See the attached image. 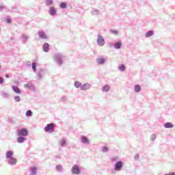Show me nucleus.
<instances>
[{
    "label": "nucleus",
    "instance_id": "48",
    "mask_svg": "<svg viewBox=\"0 0 175 175\" xmlns=\"http://www.w3.org/2000/svg\"><path fill=\"white\" fill-rule=\"evenodd\" d=\"M164 175H170V174H165Z\"/></svg>",
    "mask_w": 175,
    "mask_h": 175
},
{
    "label": "nucleus",
    "instance_id": "34",
    "mask_svg": "<svg viewBox=\"0 0 175 175\" xmlns=\"http://www.w3.org/2000/svg\"><path fill=\"white\" fill-rule=\"evenodd\" d=\"M36 66H37L36 62H32V64H31V68H32L33 71L34 72H36Z\"/></svg>",
    "mask_w": 175,
    "mask_h": 175
},
{
    "label": "nucleus",
    "instance_id": "3",
    "mask_svg": "<svg viewBox=\"0 0 175 175\" xmlns=\"http://www.w3.org/2000/svg\"><path fill=\"white\" fill-rule=\"evenodd\" d=\"M17 135L18 136L27 137V136H28V129H27L26 128H22L21 129H18L17 131Z\"/></svg>",
    "mask_w": 175,
    "mask_h": 175
},
{
    "label": "nucleus",
    "instance_id": "32",
    "mask_svg": "<svg viewBox=\"0 0 175 175\" xmlns=\"http://www.w3.org/2000/svg\"><path fill=\"white\" fill-rule=\"evenodd\" d=\"M56 170H57V172H59V173H62V172H64L62 165H56Z\"/></svg>",
    "mask_w": 175,
    "mask_h": 175
},
{
    "label": "nucleus",
    "instance_id": "20",
    "mask_svg": "<svg viewBox=\"0 0 175 175\" xmlns=\"http://www.w3.org/2000/svg\"><path fill=\"white\" fill-rule=\"evenodd\" d=\"M91 14L92 16H98V14H100V11H99L98 10H96V9H93L91 11Z\"/></svg>",
    "mask_w": 175,
    "mask_h": 175
},
{
    "label": "nucleus",
    "instance_id": "19",
    "mask_svg": "<svg viewBox=\"0 0 175 175\" xmlns=\"http://www.w3.org/2000/svg\"><path fill=\"white\" fill-rule=\"evenodd\" d=\"M102 91H103V92H109V91H110V85H105L102 88Z\"/></svg>",
    "mask_w": 175,
    "mask_h": 175
},
{
    "label": "nucleus",
    "instance_id": "28",
    "mask_svg": "<svg viewBox=\"0 0 175 175\" xmlns=\"http://www.w3.org/2000/svg\"><path fill=\"white\" fill-rule=\"evenodd\" d=\"M59 146H61V147H65V145H66V139H61L60 141H59Z\"/></svg>",
    "mask_w": 175,
    "mask_h": 175
},
{
    "label": "nucleus",
    "instance_id": "8",
    "mask_svg": "<svg viewBox=\"0 0 175 175\" xmlns=\"http://www.w3.org/2000/svg\"><path fill=\"white\" fill-rule=\"evenodd\" d=\"M49 14L50 16H57V8L54 6H51L49 10Z\"/></svg>",
    "mask_w": 175,
    "mask_h": 175
},
{
    "label": "nucleus",
    "instance_id": "42",
    "mask_svg": "<svg viewBox=\"0 0 175 175\" xmlns=\"http://www.w3.org/2000/svg\"><path fill=\"white\" fill-rule=\"evenodd\" d=\"M108 47H110L111 49L114 47V43L113 42H109L108 44Z\"/></svg>",
    "mask_w": 175,
    "mask_h": 175
},
{
    "label": "nucleus",
    "instance_id": "22",
    "mask_svg": "<svg viewBox=\"0 0 175 175\" xmlns=\"http://www.w3.org/2000/svg\"><path fill=\"white\" fill-rule=\"evenodd\" d=\"M1 96H3V98H4L5 99H9V98H10V94H9L6 92H2Z\"/></svg>",
    "mask_w": 175,
    "mask_h": 175
},
{
    "label": "nucleus",
    "instance_id": "13",
    "mask_svg": "<svg viewBox=\"0 0 175 175\" xmlns=\"http://www.w3.org/2000/svg\"><path fill=\"white\" fill-rule=\"evenodd\" d=\"M42 49L44 53H49V51H50V45L49 44V43L45 42L42 46Z\"/></svg>",
    "mask_w": 175,
    "mask_h": 175
},
{
    "label": "nucleus",
    "instance_id": "49",
    "mask_svg": "<svg viewBox=\"0 0 175 175\" xmlns=\"http://www.w3.org/2000/svg\"><path fill=\"white\" fill-rule=\"evenodd\" d=\"M171 175H175V174H171Z\"/></svg>",
    "mask_w": 175,
    "mask_h": 175
},
{
    "label": "nucleus",
    "instance_id": "26",
    "mask_svg": "<svg viewBox=\"0 0 175 175\" xmlns=\"http://www.w3.org/2000/svg\"><path fill=\"white\" fill-rule=\"evenodd\" d=\"M81 83L79 81H76L74 83V87H75V88H81Z\"/></svg>",
    "mask_w": 175,
    "mask_h": 175
},
{
    "label": "nucleus",
    "instance_id": "16",
    "mask_svg": "<svg viewBox=\"0 0 175 175\" xmlns=\"http://www.w3.org/2000/svg\"><path fill=\"white\" fill-rule=\"evenodd\" d=\"M12 89L15 94H21V90L18 86L12 85Z\"/></svg>",
    "mask_w": 175,
    "mask_h": 175
},
{
    "label": "nucleus",
    "instance_id": "7",
    "mask_svg": "<svg viewBox=\"0 0 175 175\" xmlns=\"http://www.w3.org/2000/svg\"><path fill=\"white\" fill-rule=\"evenodd\" d=\"M96 62L98 65H105L106 59H105L103 56H100L96 59Z\"/></svg>",
    "mask_w": 175,
    "mask_h": 175
},
{
    "label": "nucleus",
    "instance_id": "11",
    "mask_svg": "<svg viewBox=\"0 0 175 175\" xmlns=\"http://www.w3.org/2000/svg\"><path fill=\"white\" fill-rule=\"evenodd\" d=\"M90 88H91V84L90 83H84L81 86V91H87L90 90Z\"/></svg>",
    "mask_w": 175,
    "mask_h": 175
},
{
    "label": "nucleus",
    "instance_id": "39",
    "mask_svg": "<svg viewBox=\"0 0 175 175\" xmlns=\"http://www.w3.org/2000/svg\"><path fill=\"white\" fill-rule=\"evenodd\" d=\"M110 32H111V33H113V35H118V30L111 29Z\"/></svg>",
    "mask_w": 175,
    "mask_h": 175
},
{
    "label": "nucleus",
    "instance_id": "40",
    "mask_svg": "<svg viewBox=\"0 0 175 175\" xmlns=\"http://www.w3.org/2000/svg\"><path fill=\"white\" fill-rule=\"evenodd\" d=\"M155 139H157V135L152 134L151 135L150 140H152V142H154L155 140Z\"/></svg>",
    "mask_w": 175,
    "mask_h": 175
},
{
    "label": "nucleus",
    "instance_id": "1",
    "mask_svg": "<svg viewBox=\"0 0 175 175\" xmlns=\"http://www.w3.org/2000/svg\"><path fill=\"white\" fill-rule=\"evenodd\" d=\"M65 59V56L62 53H57L55 55V61L59 65V66H61V65L64 64V59Z\"/></svg>",
    "mask_w": 175,
    "mask_h": 175
},
{
    "label": "nucleus",
    "instance_id": "21",
    "mask_svg": "<svg viewBox=\"0 0 175 175\" xmlns=\"http://www.w3.org/2000/svg\"><path fill=\"white\" fill-rule=\"evenodd\" d=\"M6 158H7V159H10L13 158V152L11 150L7 151Z\"/></svg>",
    "mask_w": 175,
    "mask_h": 175
},
{
    "label": "nucleus",
    "instance_id": "43",
    "mask_svg": "<svg viewBox=\"0 0 175 175\" xmlns=\"http://www.w3.org/2000/svg\"><path fill=\"white\" fill-rule=\"evenodd\" d=\"M139 158H140V157H139V154H135V157H134V159H135V161H139Z\"/></svg>",
    "mask_w": 175,
    "mask_h": 175
},
{
    "label": "nucleus",
    "instance_id": "15",
    "mask_svg": "<svg viewBox=\"0 0 175 175\" xmlns=\"http://www.w3.org/2000/svg\"><path fill=\"white\" fill-rule=\"evenodd\" d=\"M43 75H44V70L43 69L40 70V71L37 73L38 80H42V78L43 77Z\"/></svg>",
    "mask_w": 175,
    "mask_h": 175
},
{
    "label": "nucleus",
    "instance_id": "9",
    "mask_svg": "<svg viewBox=\"0 0 175 175\" xmlns=\"http://www.w3.org/2000/svg\"><path fill=\"white\" fill-rule=\"evenodd\" d=\"M81 143H83V144H90L91 143L88 137H87V136L85 135L81 136Z\"/></svg>",
    "mask_w": 175,
    "mask_h": 175
},
{
    "label": "nucleus",
    "instance_id": "10",
    "mask_svg": "<svg viewBox=\"0 0 175 175\" xmlns=\"http://www.w3.org/2000/svg\"><path fill=\"white\" fill-rule=\"evenodd\" d=\"M8 165H10L11 166H14V165H16V163H17V159H16L14 157L8 159Z\"/></svg>",
    "mask_w": 175,
    "mask_h": 175
},
{
    "label": "nucleus",
    "instance_id": "27",
    "mask_svg": "<svg viewBox=\"0 0 175 175\" xmlns=\"http://www.w3.org/2000/svg\"><path fill=\"white\" fill-rule=\"evenodd\" d=\"M134 91L135 92H140V91H142V87L140 85H135L134 87Z\"/></svg>",
    "mask_w": 175,
    "mask_h": 175
},
{
    "label": "nucleus",
    "instance_id": "14",
    "mask_svg": "<svg viewBox=\"0 0 175 175\" xmlns=\"http://www.w3.org/2000/svg\"><path fill=\"white\" fill-rule=\"evenodd\" d=\"M25 88L30 90V91H35V86L32 83H25L24 85Z\"/></svg>",
    "mask_w": 175,
    "mask_h": 175
},
{
    "label": "nucleus",
    "instance_id": "36",
    "mask_svg": "<svg viewBox=\"0 0 175 175\" xmlns=\"http://www.w3.org/2000/svg\"><path fill=\"white\" fill-rule=\"evenodd\" d=\"M14 99L15 102H21V98L19 96H15Z\"/></svg>",
    "mask_w": 175,
    "mask_h": 175
},
{
    "label": "nucleus",
    "instance_id": "30",
    "mask_svg": "<svg viewBox=\"0 0 175 175\" xmlns=\"http://www.w3.org/2000/svg\"><path fill=\"white\" fill-rule=\"evenodd\" d=\"M60 9H66L68 8V4L66 2H62L59 4Z\"/></svg>",
    "mask_w": 175,
    "mask_h": 175
},
{
    "label": "nucleus",
    "instance_id": "38",
    "mask_svg": "<svg viewBox=\"0 0 175 175\" xmlns=\"http://www.w3.org/2000/svg\"><path fill=\"white\" fill-rule=\"evenodd\" d=\"M118 161V156H115L111 159V162H117Z\"/></svg>",
    "mask_w": 175,
    "mask_h": 175
},
{
    "label": "nucleus",
    "instance_id": "2",
    "mask_svg": "<svg viewBox=\"0 0 175 175\" xmlns=\"http://www.w3.org/2000/svg\"><path fill=\"white\" fill-rule=\"evenodd\" d=\"M123 167L124 162H122V161H118L115 163L113 169L115 172H121Z\"/></svg>",
    "mask_w": 175,
    "mask_h": 175
},
{
    "label": "nucleus",
    "instance_id": "35",
    "mask_svg": "<svg viewBox=\"0 0 175 175\" xmlns=\"http://www.w3.org/2000/svg\"><path fill=\"white\" fill-rule=\"evenodd\" d=\"M32 111L29 109L26 112V117H32Z\"/></svg>",
    "mask_w": 175,
    "mask_h": 175
},
{
    "label": "nucleus",
    "instance_id": "5",
    "mask_svg": "<svg viewBox=\"0 0 175 175\" xmlns=\"http://www.w3.org/2000/svg\"><path fill=\"white\" fill-rule=\"evenodd\" d=\"M105 38H103V36H100V34L98 35V38H97V44L98 46H100V47H102V46H105Z\"/></svg>",
    "mask_w": 175,
    "mask_h": 175
},
{
    "label": "nucleus",
    "instance_id": "31",
    "mask_svg": "<svg viewBox=\"0 0 175 175\" xmlns=\"http://www.w3.org/2000/svg\"><path fill=\"white\" fill-rule=\"evenodd\" d=\"M152 35H154V31L150 30L146 33V38H150V36H152Z\"/></svg>",
    "mask_w": 175,
    "mask_h": 175
},
{
    "label": "nucleus",
    "instance_id": "18",
    "mask_svg": "<svg viewBox=\"0 0 175 175\" xmlns=\"http://www.w3.org/2000/svg\"><path fill=\"white\" fill-rule=\"evenodd\" d=\"M121 46H122L121 41H118L114 43V49L116 50H120V49H121Z\"/></svg>",
    "mask_w": 175,
    "mask_h": 175
},
{
    "label": "nucleus",
    "instance_id": "12",
    "mask_svg": "<svg viewBox=\"0 0 175 175\" xmlns=\"http://www.w3.org/2000/svg\"><path fill=\"white\" fill-rule=\"evenodd\" d=\"M38 35L39 36V38L40 39H48L47 36L46 35V33L43 31H39L38 32Z\"/></svg>",
    "mask_w": 175,
    "mask_h": 175
},
{
    "label": "nucleus",
    "instance_id": "33",
    "mask_svg": "<svg viewBox=\"0 0 175 175\" xmlns=\"http://www.w3.org/2000/svg\"><path fill=\"white\" fill-rule=\"evenodd\" d=\"M21 38L23 40V43H25V40H28V36L23 34Z\"/></svg>",
    "mask_w": 175,
    "mask_h": 175
},
{
    "label": "nucleus",
    "instance_id": "4",
    "mask_svg": "<svg viewBox=\"0 0 175 175\" xmlns=\"http://www.w3.org/2000/svg\"><path fill=\"white\" fill-rule=\"evenodd\" d=\"M55 128V124H54V123H50V124H48L44 127V131H45V132H49V133H53V132H54Z\"/></svg>",
    "mask_w": 175,
    "mask_h": 175
},
{
    "label": "nucleus",
    "instance_id": "47",
    "mask_svg": "<svg viewBox=\"0 0 175 175\" xmlns=\"http://www.w3.org/2000/svg\"><path fill=\"white\" fill-rule=\"evenodd\" d=\"M5 77L7 78V79H9V75H8V74H5Z\"/></svg>",
    "mask_w": 175,
    "mask_h": 175
},
{
    "label": "nucleus",
    "instance_id": "37",
    "mask_svg": "<svg viewBox=\"0 0 175 175\" xmlns=\"http://www.w3.org/2000/svg\"><path fill=\"white\" fill-rule=\"evenodd\" d=\"M109 151V148L107 146H103L102 148V152H107Z\"/></svg>",
    "mask_w": 175,
    "mask_h": 175
},
{
    "label": "nucleus",
    "instance_id": "24",
    "mask_svg": "<svg viewBox=\"0 0 175 175\" xmlns=\"http://www.w3.org/2000/svg\"><path fill=\"white\" fill-rule=\"evenodd\" d=\"M30 169H31V175H36L38 174L36 167H31Z\"/></svg>",
    "mask_w": 175,
    "mask_h": 175
},
{
    "label": "nucleus",
    "instance_id": "29",
    "mask_svg": "<svg viewBox=\"0 0 175 175\" xmlns=\"http://www.w3.org/2000/svg\"><path fill=\"white\" fill-rule=\"evenodd\" d=\"M118 69L120 70V72H125V69H126V67L124 64H120L118 66Z\"/></svg>",
    "mask_w": 175,
    "mask_h": 175
},
{
    "label": "nucleus",
    "instance_id": "41",
    "mask_svg": "<svg viewBox=\"0 0 175 175\" xmlns=\"http://www.w3.org/2000/svg\"><path fill=\"white\" fill-rule=\"evenodd\" d=\"M5 21L8 23V24H10L12 23V19L10 18H6Z\"/></svg>",
    "mask_w": 175,
    "mask_h": 175
},
{
    "label": "nucleus",
    "instance_id": "25",
    "mask_svg": "<svg viewBox=\"0 0 175 175\" xmlns=\"http://www.w3.org/2000/svg\"><path fill=\"white\" fill-rule=\"evenodd\" d=\"M45 4L46 6H53L54 5V1L53 0H45Z\"/></svg>",
    "mask_w": 175,
    "mask_h": 175
},
{
    "label": "nucleus",
    "instance_id": "45",
    "mask_svg": "<svg viewBox=\"0 0 175 175\" xmlns=\"http://www.w3.org/2000/svg\"><path fill=\"white\" fill-rule=\"evenodd\" d=\"M3 81H4L3 77H0V84H3Z\"/></svg>",
    "mask_w": 175,
    "mask_h": 175
},
{
    "label": "nucleus",
    "instance_id": "44",
    "mask_svg": "<svg viewBox=\"0 0 175 175\" xmlns=\"http://www.w3.org/2000/svg\"><path fill=\"white\" fill-rule=\"evenodd\" d=\"M60 100H61L62 102H65V100H66V96H62L60 98Z\"/></svg>",
    "mask_w": 175,
    "mask_h": 175
},
{
    "label": "nucleus",
    "instance_id": "6",
    "mask_svg": "<svg viewBox=\"0 0 175 175\" xmlns=\"http://www.w3.org/2000/svg\"><path fill=\"white\" fill-rule=\"evenodd\" d=\"M71 172L72 174H80V173H81V170H80L79 165H75L72 166Z\"/></svg>",
    "mask_w": 175,
    "mask_h": 175
},
{
    "label": "nucleus",
    "instance_id": "17",
    "mask_svg": "<svg viewBox=\"0 0 175 175\" xmlns=\"http://www.w3.org/2000/svg\"><path fill=\"white\" fill-rule=\"evenodd\" d=\"M16 142H18L19 144L24 143V142H27V138L25 137L18 136L16 138Z\"/></svg>",
    "mask_w": 175,
    "mask_h": 175
},
{
    "label": "nucleus",
    "instance_id": "23",
    "mask_svg": "<svg viewBox=\"0 0 175 175\" xmlns=\"http://www.w3.org/2000/svg\"><path fill=\"white\" fill-rule=\"evenodd\" d=\"M164 127L167 129L174 128V124H172V122H166L164 124Z\"/></svg>",
    "mask_w": 175,
    "mask_h": 175
},
{
    "label": "nucleus",
    "instance_id": "46",
    "mask_svg": "<svg viewBox=\"0 0 175 175\" xmlns=\"http://www.w3.org/2000/svg\"><path fill=\"white\" fill-rule=\"evenodd\" d=\"M3 9H5V8L0 5V10H3Z\"/></svg>",
    "mask_w": 175,
    "mask_h": 175
}]
</instances>
